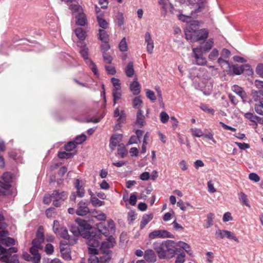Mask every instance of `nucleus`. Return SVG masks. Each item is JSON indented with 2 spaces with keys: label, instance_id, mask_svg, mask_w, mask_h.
Returning a JSON list of instances; mask_svg holds the SVG:
<instances>
[{
  "label": "nucleus",
  "instance_id": "f257e3e1",
  "mask_svg": "<svg viewBox=\"0 0 263 263\" xmlns=\"http://www.w3.org/2000/svg\"><path fill=\"white\" fill-rule=\"evenodd\" d=\"M159 259L171 258L181 249L177 248V244L172 240H166L162 242H154L153 245Z\"/></svg>",
  "mask_w": 263,
  "mask_h": 263
},
{
  "label": "nucleus",
  "instance_id": "f03ea898",
  "mask_svg": "<svg viewBox=\"0 0 263 263\" xmlns=\"http://www.w3.org/2000/svg\"><path fill=\"white\" fill-rule=\"evenodd\" d=\"M185 38L192 42L205 41L208 37L209 32L206 29H194L192 26L185 30Z\"/></svg>",
  "mask_w": 263,
  "mask_h": 263
},
{
  "label": "nucleus",
  "instance_id": "7ed1b4c3",
  "mask_svg": "<svg viewBox=\"0 0 263 263\" xmlns=\"http://www.w3.org/2000/svg\"><path fill=\"white\" fill-rule=\"evenodd\" d=\"M76 222L78 224L81 236L83 238H89L91 235L90 230L92 229L90 224L86 220L80 218H77Z\"/></svg>",
  "mask_w": 263,
  "mask_h": 263
},
{
  "label": "nucleus",
  "instance_id": "20e7f679",
  "mask_svg": "<svg viewBox=\"0 0 263 263\" xmlns=\"http://www.w3.org/2000/svg\"><path fill=\"white\" fill-rule=\"evenodd\" d=\"M52 204L55 207H60L63 202L67 198L68 193L65 191L60 192L55 190L52 193Z\"/></svg>",
  "mask_w": 263,
  "mask_h": 263
},
{
  "label": "nucleus",
  "instance_id": "39448f33",
  "mask_svg": "<svg viewBox=\"0 0 263 263\" xmlns=\"http://www.w3.org/2000/svg\"><path fill=\"white\" fill-rule=\"evenodd\" d=\"M80 53L84 59L86 63L88 64H89V66L91 70L93 71L95 75H97V67L94 62L89 58L88 57V48L87 47L85 44L83 45L80 50Z\"/></svg>",
  "mask_w": 263,
  "mask_h": 263
},
{
  "label": "nucleus",
  "instance_id": "423d86ee",
  "mask_svg": "<svg viewBox=\"0 0 263 263\" xmlns=\"http://www.w3.org/2000/svg\"><path fill=\"white\" fill-rule=\"evenodd\" d=\"M113 247L112 244L108 242L103 241L102 242L100 250L102 252V259L103 260L104 263L108 262L110 259L111 252L109 249Z\"/></svg>",
  "mask_w": 263,
  "mask_h": 263
},
{
  "label": "nucleus",
  "instance_id": "0eeeda50",
  "mask_svg": "<svg viewBox=\"0 0 263 263\" xmlns=\"http://www.w3.org/2000/svg\"><path fill=\"white\" fill-rule=\"evenodd\" d=\"M89 253L90 254L88 259L89 263H104L102 259V255L98 253V251L95 248L89 247Z\"/></svg>",
  "mask_w": 263,
  "mask_h": 263
},
{
  "label": "nucleus",
  "instance_id": "6e6552de",
  "mask_svg": "<svg viewBox=\"0 0 263 263\" xmlns=\"http://www.w3.org/2000/svg\"><path fill=\"white\" fill-rule=\"evenodd\" d=\"M148 237L151 239H154L156 238H173V234L169 232L164 230H158L152 231L149 234Z\"/></svg>",
  "mask_w": 263,
  "mask_h": 263
},
{
  "label": "nucleus",
  "instance_id": "1a4fd4ad",
  "mask_svg": "<svg viewBox=\"0 0 263 263\" xmlns=\"http://www.w3.org/2000/svg\"><path fill=\"white\" fill-rule=\"evenodd\" d=\"M55 234L57 236L65 239V241H64V242L68 243L69 245H72L77 241L75 238H71L70 236L68 235L67 229L65 228H61L58 232L55 233Z\"/></svg>",
  "mask_w": 263,
  "mask_h": 263
},
{
  "label": "nucleus",
  "instance_id": "9d476101",
  "mask_svg": "<svg viewBox=\"0 0 263 263\" xmlns=\"http://www.w3.org/2000/svg\"><path fill=\"white\" fill-rule=\"evenodd\" d=\"M68 245V243H65L64 241H61L60 243V252L62 257L67 261L70 260L71 259L70 249Z\"/></svg>",
  "mask_w": 263,
  "mask_h": 263
},
{
  "label": "nucleus",
  "instance_id": "9b49d317",
  "mask_svg": "<svg viewBox=\"0 0 263 263\" xmlns=\"http://www.w3.org/2000/svg\"><path fill=\"white\" fill-rule=\"evenodd\" d=\"M193 57L196 60L195 64L198 65H204L206 63L205 58L202 56V52L200 48H194L193 49Z\"/></svg>",
  "mask_w": 263,
  "mask_h": 263
},
{
  "label": "nucleus",
  "instance_id": "f8f14e48",
  "mask_svg": "<svg viewBox=\"0 0 263 263\" xmlns=\"http://www.w3.org/2000/svg\"><path fill=\"white\" fill-rule=\"evenodd\" d=\"M88 204V202L81 200L78 204L77 209L76 211V214L81 216L86 215L90 212Z\"/></svg>",
  "mask_w": 263,
  "mask_h": 263
},
{
  "label": "nucleus",
  "instance_id": "ddd939ff",
  "mask_svg": "<svg viewBox=\"0 0 263 263\" xmlns=\"http://www.w3.org/2000/svg\"><path fill=\"white\" fill-rule=\"evenodd\" d=\"M86 238L87 239V245L89 247L96 248L99 246L100 242L99 240L101 239L100 234H97L96 232L91 231L90 237Z\"/></svg>",
  "mask_w": 263,
  "mask_h": 263
},
{
  "label": "nucleus",
  "instance_id": "4468645a",
  "mask_svg": "<svg viewBox=\"0 0 263 263\" xmlns=\"http://www.w3.org/2000/svg\"><path fill=\"white\" fill-rule=\"evenodd\" d=\"M123 136L122 134H114L111 136L110 139L109 147L111 151H114L116 147L122 141Z\"/></svg>",
  "mask_w": 263,
  "mask_h": 263
},
{
  "label": "nucleus",
  "instance_id": "2eb2a0df",
  "mask_svg": "<svg viewBox=\"0 0 263 263\" xmlns=\"http://www.w3.org/2000/svg\"><path fill=\"white\" fill-rule=\"evenodd\" d=\"M245 70L248 71L249 73H252V71L250 70V66L249 64H245L241 66L233 65V71L236 75H240Z\"/></svg>",
  "mask_w": 263,
  "mask_h": 263
},
{
  "label": "nucleus",
  "instance_id": "dca6fc26",
  "mask_svg": "<svg viewBox=\"0 0 263 263\" xmlns=\"http://www.w3.org/2000/svg\"><path fill=\"white\" fill-rule=\"evenodd\" d=\"M93 232H96L97 234H100L101 237V234L107 236L108 233V229L105 224L103 222H99L96 224V228L92 230Z\"/></svg>",
  "mask_w": 263,
  "mask_h": 263
},
{
  "label": "nucleus",
  "instance_id": "f3484780",
  "mask_svg": "<svg viewBox=\"0 0 263 263\" xmlns=\"http://www.w3.org/2000/svg\"><path fill=\"white\" fill-rule=\"evenodd\" d=\"M144 258L149 263H154L157 260V256L154 250L147 249L144 252Z\"/></svg>",
  "mask_w": 263,
  "mask_h": 263
},
{
  "label": "nucleus",
  "instance_id": "a211bd4d",
  "mask_svg": "<svg viewBox=\"0 0 263 263\" xmlns=\"http://www.w3.org/2000/svg\"><path fill=\"white\" fill-rule=\"evenodd\" d=\"M145 41L147 44V51L148 53L152 54L154 49V42L151 37V34L147 32L145 34Z\"/></svg>",
  "mask_w": 263,
  "mask_h": 263
},
{
  "label": "nucleus",
  "instance_id": "6ab92c4d",
  "mask_svg": "<svg viewBox=\"0 0 263 263\" xmlns=\"http://www.w3.org/2000/svg\"><path fill=\"white\" fill-rule=\"evenodd\" d=\"M232 90L233 92L239 96L243 101H245V100L247 99V93L241 87L237 85H234L232 87Z\"/></svg>",
  "mask_w": 263,
  "mask_h": 263
},
{
  "label": "nucleus",
  "instance_id": "aec40b11",
  "mask_svg": "<svg viewBox=\"0 0 263 263\" xmlns=\"http://www.w3.org/2000/svg\"><path fill=\"white\" fill-rule=\"evenodd\" d=\"M140 85L137 79L135 80L130 85V89L134 95L137 96L140 93Z\"/></svg>",
  "mask_w": 263,
  "mask_h": 263
},
{
  "label": "nucleus",
  "instance_id": "412c9836",
  "mask_svg": "<svg viewBox=\"0 0 263 263\" xmlns=\"http://www.w3.org/2000/svg\"><path fill=\"white\" fill-rule=\"evenodd\" d=\"M72 14L74 15H79L83 12V9L81 6L78 4H71L69 7Z\"/></svg>",
  "mask_w": 263,
  "mask_h": 263
},
{
  "label": "nucleus",
  "instance_id": "4be33fe9",
  "mask_svg": "<svg viewBox=\"0 0 263 263\" xmlns=\"http://www.w3.org/2000/svg\"><path fill=\"white\" fill-rule=\"evenodd\" d=\"M76 24L81 26H84L87 23V19L84 12L79 15H76Z\"/></svg>",
  "mask_w": 263,
  "mask_h": 263
},
{
  "label": "nucleus",
  "instance_id": "5701e85b",
  "mask_svg": "<svg viewBox=\"0 0 263 263\" xmlns=\"http://www.w3.org/2000/svg\"><path fill=\"white\" fill-rule=\"evenodd\" d=\"M145 116L143 115V112L141 109H139L137 113L136 124L139 127H142L144 125Z\"/></svg>",
  "mask_w": 263,
  "mask_h": 263
},
{
  "label": "nucleus",
  "instance_id": "b1692460",
  "mask_svg": "<svg viewBox=\"0 0 263 263\" xmlns=\"http://www.w3.org/2000/svg\"><path fill=\"white\" fill-rule=\"evenodd\" d=\"M80 184V180L77 179L74 182V185L77 189V194L79 197L82 198L85 196V190L83 186Z\"/></svg>",
  "mask_w": 263,
  "mask_h": 263
},
{
  "label": "nucleus",
  "instance_id": "393cba45",
  "mask_svg": "<svg viewBox=\"0 0 263 263\" xmlns=\"http://www.w3.org/2000/svg\"><path fill=\"white\" fill-rule=\"evenodd\" d=\"M103 13H101L97 16V20L99 26L103 29H106L108 28L109 24L108 22L102 17Z\"/></svg>",
  "mask_w": 263,
  "mask_h": 263
},
{
  "label": "nucleus",
  "instance_id": "a878e982",
  "mask_svg": "<svg viewBox=\"0 0 263 263\" xmlns=\"http://www.w3.org/2000/svg\"><path fill=\"white\" fill-rule=\"evenodd\" d=\"M153 218V215L152 214H144L140 222V227L141 229H143L145 226Z\"/></svg>",
  "mask_w": 263,
  "mask_h": 263
},
{
  "label": "nucleus",
  "instance_id": "bb28decb",
  "mask_svg": "<svg viewBox=\"0 0 263 263\" xmlns=\"http://www.w3.org/2000/svg\"><path fill=\"white\" fill-rule=\"evenodd\" d=\"M125 72L127 77L131 78L135 73L134 65L132 62H129L125 68Z\"/></svg>",
  "mask_w": 263,
  "mask_h": 263
},
{
  "label": "nucleus",
  "instance_id": "cd10ccee",
  "mask_svg": "<svg viewBox=\"0 0 263 263\" xmlns=\"http://www.w3.org/2000/svg\"><path fill=\"white\" fill-rule=\"evenodd\" d=\"M245 117L249 120L250 121L254 122L255 123V125L257 126V122L259 123L260 121H261V118L251 112H247L245 114Z\"/></svg>",
  "mask_w": 263,
  "mask_h": 263
},
{
  "label": "nucleus",
  "instance_id": "c85d7f7f",
  "mask_svg": "<svg viewBox=\"0 0 263 263\" xmlns=\"http://www.w3.org/2000/svg\"><path fill=\"white\" fill-rule=\"evenodd\" d=\"M76 35L81 41H84L86 38V32L82 28L79 27L74 30Z\"/></svg>",
  "mask_w": 263,
  "mask_h": 263
},
{
  "label": "nucleus",
  "instance_id": "c756f323",
  "mask_svg": "<svg viewBox=\"0 0 263 263\" xmlns=\"http://www.w3.org/2000/svg\"><path fill=\"white\" fill-rule=\"evenodd\" d=\"M213 44L214 42L213 39H209L203 46L200 47L199 48L201 49L202 52H208L213 47Z\"/></svg>",
  "mask_w": 263,
  "mask_h": 263
},
{
  "label": "nucleus",
  "instance_id": "7c9ffc66",
  "mask_svg": "<svg viewBox=\"0 0 263 263\" xmlns=\"http://www.w3.org/2000/svg\"><path fill=\"white\" fill-rule=\"evenodd\" d=\"M126 119V114L124 110H122L120 111L119 117L117 119V124L116 125V129H118L121 127V124L124 122Z\"/></svg>",
  "mask_w": 263,
  "mask_h": 263
},
{
  "label": "nucleus",
  "instance_id": "2f4dec72",
  "mask_svg": "<svg viewBox=\"0 0 263 263\" xmlns=\"http://www.w3.org/2000/svg\"><path fill=\"white\" fill-rule=\"evenodd\" d=\"M99 39L102 42H107L109 41V36L105 29H100L99 30Z\"/></svg>",
  "mask_w": 263,
  "mask_h": 263
},
{
  "label": "nucleus",
  "instance_id": "473e14b6",
  "mask_svg": "<svg viewBox=\"0 0 263 263\" xmlns=\"http://www.w3.org/2000/svg\"><path fill=\"white\" fill-rule=\"evenodd\" d=\"M238 198L239 200L242 202V204L245 205L249 208L250 207L247 196L243 192H241L238 194Z\"/></svg>",
  "mask_w": 263,
  "mask_h": 263
},
{
  "label": "nucleus",
  "instance_id": "72a5a7b5",
  "mask_svg": "<svg viewBox=\"0 0 263 263\" xmlns=\"http://www.w3.org/2000/svg\"><path fill=\"white\" fill-rule=\"evenodd\" d=\"M117 150L118 154L122 158L126 157L127 155V149H126L123 144H119Z\"/></svg>",
  "mask_w": 263,
  "mask_h": 263
},
{
  "label": "nucleus",
  "instance_id": "f704fd0d",
  "mask_svg": "<svg viewBox=\"0 0 263 263\" xmlns=\"http://www.w3.org/2000/svg\"><path fill=\"white\" fill-rule=\"evenodd\" d=\"M214 218V214L212 213H210L207 215V219L206 220L205 224L204 227L205 228H209L213 224V219Z\"/></svg>",
  "mask_w": 263,
  "mask_h": 263
},
{
  "label": "nucleus",
  "instance_id": "c9c22d12",
  "mask_svg": "<svg viewBox=\"0 0 263 263\" xmlns=\"http://www.w3.org/2000/svg\"><path fill=\"white\" fill-rule=\"evenodd\" d=\"M1 242L4 245L9 246L15 245V240L13 238L8 237L5 238H2Z\"/></svg>",
  "mask_w": 263,
  "mask_h": 263
},
{
  "label": "nucleus",
  "instance_id": "e433bc0d",
  "mask_svg": "<svg viewBox=\"0 0 263 263\" xmlns=\"http://www.w3.org/2000/svg\"><path fill=\"white\" fill-rule=\"evenodd\" d=\"M70 231L74 236H81L80 231L78 224H71L70 227Z\"/></svg>",
  "mask_w": 263,
  "mask_h": 263
},
{
  "label": "nucleus",
  "instance_id": "4c0bfd02",
  "mask_svg": "<svg viewBox=\"0 0 263 263\" xmlns=\"http://www.w3.org/2000/svg\"><path fill=\"white\" fill-rule=\"evenodd\" d=\"M120 89H113L112 96L114 98V105H115L117 101L121 99V93L120 91Z\"/></svg>",
  "mask_w": 263,
  "mask_h": 263
},
{
  "label": "nucleus",
  "instance_id": "58836bf2",
  "mask_svg": "<svg viewBox=\"0 0 263 263\" xmlns=\"http://www.w3.org/2000/svg\"><path fill=\"white\" fill-rule=\"evenodd\" d=\"M90 202L94 206H101L104 204V202L100 200L96 196L90 199Z\"/></svg>",
  "mask_w": 263,
  "mask_h": 263
},
{
  "label": "nucleus",
  "instance_id": "ea45409f",
  "mask_svg": "<svg viewBox=\"0 0 263 263\" xmlns=\"http://www.w3.org/2000/svg\"><path fill=\"white\" fill-rule=\"evenodd\" d=\"M142 101L140 99V97H135L133 100V107L135 108L139 109L141 106Z\"/></svg>",
  "mask_w": 263,
  "mask_h": 263
},
{
  "label": "nucleus",
  "instance_id": "a19ab883",
  "mask_svg": "<svg viewBox=\"0 0 263 263\" xmlns=\"http://www.w3.org/2000/svg\"><path fill=\"white\" fill-rule=\"evenodd\" d=\"M119 48L122 52H125L127 50V45L125 37H123L119 44Z\"/></svg>",
  "mask_w": 263,
  "mask_h": 263
},
{
  "label": "nucleus",
  "instance_id": "79ce46f5",
  "mask_svg": "<svg viewBox=\"0 0 263 263\" xmlns=\"http://www.w3.org/2000/svg\"><path fill=\"white\" fill-rule=\"evenodd\" d=\"M86 135L82 134L81 135L77 136L75 138V140L74 141V142H75L76 145L81 144L83 142H84L86 140Z\"/></svg>",
  "mask_w": 263,
  "mask_h": 263
},
{
  "label": "nucleus",
  "instance_id": "37998d69",
  "mask_svg": "<svg viewBox=\"0 0 263 263\" xmlns=\"http://www.w3.org/2000/svg\"><path fill=\"white\" fill-rule=\"evenodd\" d=\"M73 156V154L71 153L61 152L58 153V157L60 159H68L72 158Z\"/></svg>",
  "mask_w": 263,
  "mask_h": 263
},
{
  "label": "nucleus",
  "instance_id": "c03bdc74",
  "mask_svg": "<svg viewBox=\"0 0 263 263\" xmlns=\"http://www.w3.org/2000/svg\"><path fill=\"white\" fill-rule=\"evenodd\" d=\"M207 0H198L197 5L198 8L195 10V12L197 13L200 12L202 9L205 7V4L206 3Z\"/></svg>",
  "mask_w": 263,
  "mask_h": 263
},
{
  "label": "nucleus",
  "instance_id": "a18cd8bd",
  "mask_svg": "<svg viewBox=\"0 0 263 263\" xmlns=\"http://www.w3.org/2000/svg\"><path fill=\"white\" fill-rule=\"evenodd\" d=\"M45 213L48 218H51L55 215L56 210L54 208H49L46 210Z\"/></svg>",
  "mask_w": 263,
  "mask_h": 263
},
{
  "label": "nucleus",
  "instance_id": "49530a36",
  "mask_svg": "<svg viewBox=\"0 0 263 263\" xmlns=\"http://www.w3.org/2000/svg\"><path fill=\"white\" fill-rule=\"evenodd\" d=\"M255 85L258 88L259 94L263 96V81L255 80Z\"/></svg>",
  "mask_w": 263,
  "mask_h": 263
},
{
  "label": "nucleus",
  "instance_id": "de8ad7c7",
  "mask_svg": "<svg viewBox=\"0 0 263 263\" xmlns=\"http://www.w3.org/2000/svg\"><path fill=\"white\" fill-rule=\"evenodd\" d=\"M77 145L74 141H70L65 145V149L67 152H70L76 147Z\"/></svg>",
  "mask_w": 263,
  "mask_h": 263
},
{
  "label": "nucleus",
  "instance_id": "09e8293b",
  "mask_svg": "<svg viewBox=\"0 0 263 263\" xmlns=\"http://www.w3.org/2000/svg\"><path fill=\"white\" fill-rule=\"evenodd\" d=\"M160 121L162 123H166L169 119V116L165 111H162L160 114Z\"/></svg>",
  "mask_w": 263,
  "mask_h": 263
},
{
  "label": "nucleus",
  "instance_id": "8fccbe9b",
  "mask_svg": "<svg viewBox=\"0 0 263 263\" xmlns=\"http://www.w3.org/2000/svg\"><path fill=\"white\" fill-rule=\"evenodd\" d=\"M251 95L253 99L255 102L259 101L261 99L260 97V94L258 90H252L251 91Z\"/></svg>",
  "mask_w": 263,
  "mask_h": 263
},
{
  "label": "nucleus",
  "instance_id": "3c124183",
  "mask_svg": "<svg viewBox=\"0 0 263 263\" xmlns=\"http://www.w3.org/2000/svg\"><path fill=\"white\" fill-rule=\"evenodd\" d=\"M146 97L152 101H155L156 100V97L155 93L152 90L147 89L146 91Z\"/></svg>",
  "mask_w": 263,
  "mask_h": 263
},
{
  "label": "nucleus",
  "instance_id": "603ef678",
  "mask_svg": "<svg viewBox=\"0 0 263 263\" xmlns=\"http://www.w3.org/2000/svg\"><path fill=\"white\" fill-rule=\"evenodd\" d=\"M111 82L114 87V89H121L120 81L118 79L112 78L111 79Z\"/></svg>",
  "mask_w": 263,
  "mask_h": 263
},
{
  "label": "nucleus",
  "instance_id": "864d4df0",
  "mask_svg": "<svg viewBox=\"0 0 263 263\" xmlns=\"http://www.w3.org/2000/svg\"><path fill=\"white\" fill-rule=\"evenodd\" d=\"M226 237L227 238H228L229 239L234 240L235 241L237 242H239L238 239L235 236V234L233 232L227 230V232H226Z\"/></svg>",
  "mask_w": 263,
  "mask_h": 263
},
{
  "label": "nucleus",
  "instance_id": "5fc2aeb1",
  "mask_svg": "<svg viewBox=\"0 0 263 263\" xmlns=\"http://www.w3.org/2000/svg\"><path fill=\"white\" fill-rule=\"evenodd\" d=\"M103 43L101 44V50L102 52V53H106L107 51H108L110 47L108 43V41L107 42H103Z\"/></svg>",
  "mask_w": 263,
  "mask_h": 263
},
{
  "label": "nucleus",
  "instance_id": "6e6d98bb",
  "mask_svg": "<svg viewBox=\"0 0 263 263\" xmlns=\"http://www.w3.org/2000/svg\"><path fill=\"white\" fill-rule=\"evenodd\" d=\"M182 252L180 253L176 258L175 263H183L185 260V253L181 250Z\"/></svg>",
  "mask_w": 263,
  "mask_h": 263
},
{
  "label": "nucleus",
  "instance_id": "4d7b16f0",
  "mask_svg": "<svg viewBox=\"0 0 263 263\" xmlns=\"http://www.w3.org/2000/svg\"><path fill=\"white\" fill-rule=\"evenodd\" d=\"M191 131L193 135L196 137H201L203 135L202 130L198 128H192Z\"/></svg>",
  "mask_w": 263,
  "mask_h": 263
},
{
  "label": "nucleus",
  "instance_id": "13d9d810",
  "mask_svg": "<svg viewBox=\"0 0 263 263\" xmlns=\"http://www.w3.org/2000/svg\"><path fill=\"white\" fill-rule=\"evenodd\" d=\"M51 202H52V194L45 195L43 198L44 203L45 204H49Z\"/></svg>",
  "mask_w": 263,
  "mask_h": 263
},
{
  "label": "nucleus",
  "instance_id": "bf43d9fd",
  "mask_svg": "<svg viewBox=\"0 0 263 263\" xmlns=\"http://www.w3.org/2000/svg\"><path fill=\"white\" fill-rule=\"evenodd\" d=\"M201 109L205 112H207L212 115L215 113V110L212 108H209L206 105L202 104L201 106Z\"/></svg>",
  "mask_w": 263,
  "mask_h": 263
},
{
  "label": "nucleus",
  "instance_id": "052dcab7",
  "mask_svg": "<svg viewBox=\"0 0 263 263\" xmlns=\"http://www.w3.org/2000/svg\"><path fill=\"white\" fill-rule=\"evenodd\" d=\"M54 251V248L51 243H47L45 246V252L48 255H51Z\"/></svg>",
  "mask_w": 263,
  "mask_h": 263
},
{
  "label": "nucleus",
  "instance_id": "680f3d73",
  "mask_svg": "<svg viewBox=\"0 0 263 263\" xmlns=\"http://www.w3.org/2000/svg\"><path fill=\"white\" fill-rule=\"evenodd\" d=\"M227 230H218L216 231L215 235L216 237L223 239L226 237Z\"/></svg>",
  "mask_w": 263,
  "mask_h": 263
},
{
  "label": "nucleus",
  "instance_id": "e2e57ef3",
  "mask_svg": "<svg viewBox=\"0 0 263 263\" xmlns=\"http://www.w3.org/2000/svg\"><path fill=\"white\" fill-rule=\"evenodd\" d=\"M249 178L255 182H257L260 180L259 176L257 174L254 173H250L249 175Z\"/></svg>",
  "mask_w": 263,
  "mask_h": 263
},
{
  "label": "nucleus",
  "instance_id": "0e129e2a",
  "mask_svg": "<svg viewBox=\"0 0 263 263\" xmlns=\"http://www.w3.org/2000/svg\"><path fill=\"white\" fill-rule=\"evenodd\" d=\"M103 58L104 61L108 64H110L112 61L111 56L106 52L103 53Z\"/></svg>",
  "mask_w": 263,
  "mask_h": 263
},
{
  "label": "nucleus",
  "instance_id": "69168bd1",
  "mask_svg": "<svg viewBox=\"0 0 263 263\" xmlns=\"http://www.w3.org/2000/svg\"><path fill=\"white\" fill-rule=\"evenodd\" d=\"M219 54L218 51L216 49H214L209 55V59L211 60H214Z\"/></svg>",
  "mask_w": 263,
  "mask_h": 263
},
{
  "label": "nucleus",
  "instance_id": "338daca9",
  "mask_svg": "<svg viewBox=\"0 0 263 263\" xmlns=\"http://www.w3.org/2000/svg\"><path fill=\"white\" fill-rule=\"evenodd\" d=\"M256 72L260 77L263 78V64H259L257 66Z\"/></svg>",
  "mask_w": 263,
  "mask_h": 263
},
{
  "label": "nucleus",
  "instance_id": "774afa93",
  "mask_svg": "<svg viewBox=\"0 0 263 263\" xmlns=\"http://www.w3.org/2000/svg\"><path fill=\"white\" fill-rule=\"evenodd\" d=\"M255 110L258 114L263 115V106L260 104L255 105Z\"/></svg>",
  "mask_w": 263,
  "mask_h": 263
}]
</instances>
